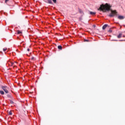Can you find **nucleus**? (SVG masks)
<instances>
[{"instance_id": "obj_23", "label": "nucleus", "mask_w": 125, "mask_h": 125, "mask_svg": "<svg viewBox=\"0 0 125 125\" xmlns=\"http://www.w3.org/2000/svg\"><path fill=\"white\" fill-rule=\"evenodd\" d=\"M5 2H7V1H8V0H5Z\"/></svg>"}, {"instance_id": "obj_12", "label": "nucleus", "mask_w": 125, "mask_h": 125, "mask_svg": "<svg viewBox=\"0 0 125 125\" xmlns=\"http://www.w3.org/2000/svg\"><path fill=\"white\" fill-rule=\"evenodd\" d=\"M8 115H9L10 116H12V112H11V111H10L8 113Z\"/></svg>"}, {"instance_id": "obj_6", "label": "nucleus", "mask_w": 125, "mask_h": 125, "mask_svg": "<svg viewBox=\"0 0 125 125\" xmlns=\"http://www.w3.org/2000/svg\"><path fill=\"white\" fill-rule=\"evenodd\" d=\"M122 37H123V34L122 33L119 34V35L118 36H117V38L118 39H121V38H122Z\"/></svg>"}, {"instance_id": "obj_22", "label": "nucleus", "mask_w": 125, "mask_h": 125, "mask_svg": "<svg viewBox=\"0 0 125 125\" xmlns=\"http://www.w3.org/2000/svg\"><path fill=\"white\" fill-rule=\"evenodd\" d=\"M27 51H28V52L30 51V49L28 48L27 49Z\"/></svg>"}, {"instance_id": "obj_25", "label": "nucleus", "mask_w": 125, "mask_h": 125, "mask_svg": "<svg viewBox=\"0 0 125 125\" xmlns=\"http://www.w3.org/2000/svg\"><path fill=\"white\" fill-rule=\"evenodd\" d=\"M124 41H125V40H120V42H123Z\"/></svg>"}, {"instance_id": "obj_3", "label": "nucleus", "mask_w": 125, "mask_h": 125, "mask_svg": "<svg viewBox=\"0 0 125 125\" xmlns=\"http://www.w3.org/2000/svg\"><path fill=\"white\" fill-rule=\"evenodd\" d=\"M1 88L3 89V90H4L5 93H8V89H9L8 87L6 86H2Z\"/></svg>"}, {"instance_id": "obj_21", "label": "nucleus", "mask_w": 125, "mask_h": 125, "mask_svg": "<svg viewBox=\"0 0 125 125\" xmlns=\"http://www.w3.org/2000/svg\"><path fill=\"white\" fill-rule=\"evenodd\" d=\"M7 97H10V95H7Z\"/></svg>"}, {"instance_id": "obj_15", "label": "nucleus", "mask_w": 125, "mask_h": 125, "mask_svg": "<svg viewBox=\"0 0 125 125\" xmlns=\"http://www.w3.org/2000/svg\"><path fill=\"white\" fill-rule=\"evenodd\" d=\"M3 50L4 52V51H6V50H7V48H3Z\"/></svg>"}, {"instance_id": "obj_7", "label": "nucleus", "mask_w": 125, "mask_h": 125, "mask_svg": "<svg viewBox=\"0 0 125 125\" xmlns=\"http://www.w3.org/2000/svg\"><path fill=\"white\" fill-rule=\"evenodd\" d=\"M90 14L91 15H95V14H96V12H90Z\"/></svg>"}, {"instance_id": "obj_18", "label": "nucleus", "mask_w": 125, "mask_h": 125, "mask_svg": "<svg viewBox=\"0 0 125 125\" xmlns=\"http://www.w3.org/2000/svg\"><path fill=\"white\" fill-rule=\"evenodd\" d=\"M84 42H89V40H84Z\"/></svg>"}, {"instance_id": "obj_8", "label": "nucleus", "mask_w": 125, "mask_h": 125, "mask_svg": "<svg viewBox=\"0 0 125 125\" xmlns=\"http://www.w3.org/2000/svg\"><path fill=\"white\" fill-rule=\"evenodd\" d=\"M58 49H59L60 50H62V46L61 45H59L58 46Z\"/></svg>"}, {"instance_id": "obj_5", "label": "nucleus", "mask_w": 125, "mask_h": 125, "mask_svg": "<svg viewBox=\"0 0 125 125\" xmlns=\"http://www.w3.org/2000/svg\"><path fill=\"white\" fill-rule=\"evenodd\" d=\"M118 19L120 20H123V19H125V17L124 16H119L118 17Z\"/></svg>"}, {"instance_id": "obj_4", "label": "nucleus", "mask_w": 125, "mask_h": 125, "mask_svg": "<svg viewBox=\"0 0 125 125\" xmlns=\"http://www.w3.org/2000/svg\"><path fill=\"white\" fill-rule=\"evenodd\" d=\"M105 29H107V32H110V26L108 24H104L103 26V30H105Z\"/></svg>"}, {"instance_id": "obj_24", "label": "nucleus", "mask_w": 125, "mask_h": 125, "mask_svg": "<svg viewBox=\"0 0 125 125\" xmlns=\"http://www.w3.org/2000/svg\"><path fill=\"white\" fill-rule=\"evenodd\" d=\"M110 33H112V30H110Z\"/></svg>"}, {"instance_id": "obj_9", "label": "nucleus", "mask_w": 125, "mask_h": 125, "mask_svg": "<svg viewBox=\"0 0 125 125\" xmlns=\"http://www.w3.org/2000/svg\"><path fill=\"white\" fill-rule=\"evenodd\" d=\"M52 0H47V1L48 3H50V4H52Z\"/></svg>"}, {"instance_id": "obj_10", "label": "nucleus", "mask_w": 125, "mask_h": 125, "mask_svg": "<svg viewBox=\"0 0 125 125\" xmlns=\"http://www.w3.org/2000/svg\"><path fill=\"white\" fill-rule=\"evenodd\" d=\"M0 93L1 94V95H4V92H3V91L0 90Z\"/></svg>"}, {"instance_id": "obj_26", "label": "nucleus", "mask_w": 125, "mask_h": 125, "mask_svg": "<svg viewBox=\"0 0 125 125\" xmlns=\"http://www.w3.org/2000/svg\"><path fill=\"white\" fill-rule=\"evenodd\" d=\"M125 36H123V38H125Z\"/></svg>"}, {"instance_id": "obj_16", "label": "nucleus", "mask_w": 125, "mask_h": 125, "mask_svg": "<svg viewBox=\"0 0 125 125\" xmlns=\"http://www.w3.org/2000/svg\"><path fill=\"white\" fill-rule=\"evenodd\" d=\"M53 1L54 3H56L57 0H53Z\"/></svg>"}, {"instance_id": "obj_20", "label": "nucleus", "mask_w": 125, "mask_h": 125, "mask_svg": "<svg viewBox=\"0 0 125 125\" xmlns=\"http://www.w3.org/2000/svg\"><path fill=\"white\" fill-rule=\"evenodd\" d=\"M93 28H95V27H96V25H93Z\"/></svg>"}, {"instance_id": "obj_11", "label": "nucleus", "mask_w": 125, "mask_h": 125, "mask_svg": "<svg viewBox=\"0 0 125 125\" xmlns=\"http://www.w3.org/2000/svg\"><path fill=\"white\" fill-rule=\"evenodd\" d=\"M78 10H79L80 13H83V10H82V9H79Z\"/></svg>"}, {"instance_id": "obj_19", "label": "nucleus", "mask_w": 125, "mask_h": 125, "mask_svg": "<svg viewBox=\"0 0 125 125\" xmlns=\"http://www.w3.org/2000/svg\"><path fill=\"white\" fill-rule=\"evenodd\" d=\"M34 57H32L31 58V60H34Z\"/></svg>"}, {"instance_id": "obj_14", "label": "nucleus", "mask_w": 125, "mask_h": 125, "mask_svg": "<svg viewBox=\"0 0 125 125\" xmlns=\"http://www.w3.org/2000/svg\"><path fill=\"white\" fill-rule=\"evenodd\" d=\"M10 103L11 104H14V102H13V101H12V100H10Z\"/></svg>"}, {"instance_id": "obj_17", "label": "nucleus", "mask_w": 125, "mask_h": 125, "mask_svg": "<svg viewBox=\"0 0 125 125\" xmlns=\"http://www.w3.org/2000/svg\"><path fill=\"white\" fill-rule=\"evenodd\" d=\"M14 65V62H11V66H13Z\"/></svg>"}, {"instance_id": "obj_1", "label": "nucleus", "mask_w": 125, "mask_h": 125, "mask_svg": "<svg viewBox=\"0 0 125 125\" xmlns=\"http://www.w3.org/2000/svg\"><path fill=\"white\" fill-rule=\"evenodd\" d=\"M98 10L103 11V12H108V11H110V5L108 3L102 4Z\"/></svg>"}, {"instance_id": "obj_13", "label": "nucleus", "mask_w": 125, "mask_h": 125, "mask_svg": "<svg viewBox=\"0 0 125 125\" xmlns=\"http://www.w3.org/2000/svg\"><path fill=\"white\" fill-rule=\"evenodd\" d=\"M17 33L18 35H20V34H22V32L20 31V30H18Z\"/></svg>"}, {"instance_id": "obj_2", "label": "nucleus", "mask_w": 125, "mask_h": 125, "mask_svg": "<svg viewBox=\"0 0 125 125\" xmlns=\"http://www.w3.org/2000/svg\"><path fill=\"white\" fill-rule=\"evenodd\" d=\"M111 5L110 6V11L111 12L110 14V17H114V16H117V14H118V12L116 10H113L112 9H111Z\"/></svg>"}]
</instances>
